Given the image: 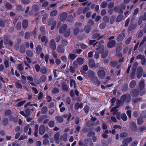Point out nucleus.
<instances>
[{"label":"nucleus","instance_id":"obj_42","mask_svg":"<svg viewBox=\"0 0 146 146\" xmlns=\"http://www.w3.org/2000/svg\"><path fill=\"white\" fill-rule=\"evenodd\" d=\"M20 51L22 53H24L25 51V47L24 45H21L20 46Z\"/></svg>","mask_w":146,"mask_h":146},{"label":"nucleus","instance_id":"obj_41","mask_svg":"<svg viewBox=\"0 0 146 146\" xmlns=\"http://www.w3.org/2000/svg\"><path fill=\"white\" fill-rule=\"evenodd\" d=\"M12 5L9 2H7L5 4V8L8 10H11L12 8Z\"/></svg>","mask_w":146,"mask_h":146},{"label":"nucleus","instance_id":"obj_53","mask_svg":"<svg viewBox=\"0 0 146 146\" xmlns=\"http://www.w3.org/2000/svg\"><path fill=\"white\" fill-rule=\"evenodd\" d=\"M22 79L21 80V82L23 84H25L26 83V78L25 76L24 75L21 76Z\"/></svg>","mask_w":146,"mask_h":146},{"label":"nucleus","instance_id":"obj_2","mask_svg":"<svg viewBox=\"0 0 146 146\" xmlns=\"http://www.w3.org/2000/svg\"><path fill=\"white\" fill-rule=\"evenodd\" d=\"M3 41L5 45L8 44L11 46H12L13 45V42L10 40L8 35L7 34L4 36Z\"/></svg>","mask_w":146,"mask_h":146},{"label":"nucleus","instance_id":"obj_3","mask_svg":"<svg viewBox=\"0 0 146 146\" xmlns=\"http://www.w3.org/2000/svg\"><path fill=\"white\" fill-rule=\"evenodd\" d=\"M98 32L99 30L97 29H95L93 31L92 33V38L93 39L96 38L101 35L100 34L98 33Z\"/></svg>","mask_w":146,"mask_h":146},{"label":"nucleus","instance_id":"obj_51","mask_svg":"<svg viewBox=\"0 0 146 146\" xmlns=\"http://www.w3.org/2000/svg\"><path fill=\"white\" fill-rule=\"evenodd\" d=\"M9 122V120L7 118H4L2 121V123L3 125L5 126H6Z\"/></svg>","mask_w":146,"mask_h":146},{"label":"nucleus","instance_id":"obj_9","mask_svg":"<svg viewBox=\"0 0 146 146\" xmlns=\"http://www.w3.org/2000/svg\"><path fill=\"white\" fill-rule=\"evenodd\" d=\"M137 26V24L133 23L132 21V20H131L130 24L128 28V31H130L133 29H135Z\"/></svg>","mask_w":146,"mask_h":146},{"label":"nucleus","instance_id":"obj_39","mask_svg":"<svg viewBox=\"0 0 146 146\" xmlns=\"http://www.w3.org/2000/svg\"><path fill=\"white\" fill-rule=\"evenodd\" d=\"M101 54H102V58H104L107 56L108 54V51L107 50L104 51Z\"/></svg>","mask_w":146,"mask_h":146},{"label":"nucleus","instance_id":"obj_1","mask_svg":"<svg viewBox=\"0 0 146 146\" xmlns=\"http://www.w3.org/2000/svg\"><path fill=\"white\" fill-rule=\"evenodd\" d=\"M122 102V104H123L125 102L126 103H129L131 100V97L129 94H124L122 95L121 98Z\"/></svg>","mask_w":146,"mask_h":146},{"label":"nucleus","instance_id":"obj_10","mask_svg":"<svg viewBox=\"0 0 146 146\" xmlns=\"http://www.w3.org/2000/svg\"><path fill=\"white\" fill-rule=\"evenodd\" d=\"M143 72V70L142 67H138L137 69L136 75L138 79L140 78L141 77Z\"/></svg>","mask_w":146,"mask_h":146},{"label":"nucleus","instance_id":"obj_14","mask_svg":"<svg viewBox=\"0 0 146 146\" xmlns=\"http://www.w3.org/2000/svg\"><path fill=\"white\" fill-rule=\"evenodd\" d=\"M116 44V42L115 40H111L107 43V46L108 48H111L113 47Z\"/></svg>","mask_w":146,"mask_h":146},{"label":"nucleus","instance_id":"obj_43","mask_svg":"<svg viewBox=\"0 0 146 146\" xmlns=\"http://www.w3.org/2000/svg\"><path fill=\"white\" fill-rule=\"evenodd\" d=\"M48 111V108L46 106H43L41 109V113L43 114H46Z\"/></svg>","mask_w":146,"mask_h":146},{"label":"nucleus","instance_id":"obj_37","mask_svg":"<svg viewBox=\"0 0 146 146\" xmlns=\"http://www.w3.org/2000/svg\"><path fill=\"white\" fill-rule=\"evenodd\" d=\"M137 123L138 125H142L143 123V120L142 118L140 117H138L137 119Z\"/></svg>","mask_w":146,"mask_h":146},{"label":"nucleus","instance_id":"obj_45","mask_svg":"<svg viewBox=\"0 0 146 146\" xmlns=\"http://www.w3.org/2000/svg\"><path fill=\"white\" fill-rule=\"evenodd\" d=\"M121 118L124 121H126L127 119V117L125 114L124 113H122L121 115Z\"/></svg>","mask_w":146,"mask_h":146},{"label":"nucleus","instance_id":"obj_59","mask_svg":"<svg viewBox=\"0 0 146 146\" xmlns=\"http://www.w3.org/2000/svg\"><path fill=\"white\" fill-rule=\"evenodd\" d=\"M62 89L64 91H65L67 92H68V88L67 86L64 84H62Z\"/></svg>","mask_w":146,"mask_h":146},{"label":"nucleus","instance_id":"obj_26","mask_svg":"<svg viewBox=\"0 0 146 146\" xmlns=\"http://www.w3.org/2000/svg\"><path fill=\"white\" fill-rule=\"evenodd\" d=\"M55 119L59 123H62L63 121V117L60 116H56L55 117Z\"/></svg>","mask_w":146,"mask_h":146},{"label":"nucleus","instance_id":"obj_32","mask_svg":"<svg viewBox=\"0 0 146 146\" xmlns=\"http://www.w3.org/2000/svg\"><path fill=\"white\" fill-rule=\"evenodd\" d=\"M64 33V36L66 37H68L70 35V29H68L63 33Z\"/></svg>","mask_w":146,"mask_h":146},{"label":"nucleus","instance_id":"obj_49","mask_svg":"<svg viewBox=\"0 0 146 146\" xmlns=\"http://www.w3.org/2000/svg\"><path fill=\"white\" fill-rule=\"evenodd\" d=\"M117 108L114 107L110 110L111 111H113V115H115L118 112V110L116 109Z\"/></svg>","mask_w":146,"mask_h":146},{"label":"nucleus","instance_id":"obj_30","mask_svg":"<svg viewBox=\"0 0 146 146\" xmlns=\"http://www.w3.org/2000/svg\"><path fill=\"white\" fill-rule=\"evenodd\" d=\"M91 29V26L89 25H87L84 27V31L86 33H89L90 32Z\"/></svg>","mask_w":146,"mask_h":146},{"label":"nucleus","instance_id":"obj_57","mask_svg":"<svg viewBox=\"0 0 146 146\" xmlns=\"http://www.w3.org/2000/svg\"><path fill=\"white\" fill-rule=\"evenodd\" d=\"M128 136V133L126 132L121 133L119 135V136L121 138L125 137Z\"/></svg>","mask_w":146,"mask_h":146},{"label":"nucleus","instance_id":"obj_55","mask_svg":"<svg viewBox=\"0 0 146 146\" xmlns=\"http://www.w3.org/2000/svg\"><path fill=\"white\" fill-rule=\"evenodd\" d=\"M6 26V23L5 21L3 20H0V27L4 28Z\"/></svg>","mask_w":146,"mask_h":146},{"label":"nucleus","instance_id":"obj_47","mask_svg":"<svg viewBox=\"0 0 146 146\" xmlns=\"http://www.w3.org/2000/svg\"><path fill=\"white\" fill-rule=\"evenodd\" d=\"M58 13V11L56 10H54L52 11L50 14L51 16L53 17L56 16Z\"/></svg>","mask_w":146,"mask_h":146},{"label":"nucleus","instance_id":"obj_18","mask_svg":"<svg viewBox=\"0 0 146 146\" xmlns=\"http://www.w3.org/2000/svg\"><path fill=\"white\" fill-rule=\"evenodd\" d=\"M67 25L66 24H64L62 25L59 29V32L61 34L65 32L67 29Z\"/></svg>","mask_w":146,"mask_h":146},{"label":"nucleus","instance_id":"obj_33","mask_svg":"<svg viewBox=\"0 0 146 146\" xmlns=\"http://www.w3.org/2000/svg\"><path fill=\"white\" fill-rule=\"evenodd\" d=\"M139 89H144L145 87L144 81L143 80L141 81L139 83Z\"/></svg>","mask_w":146,"mask_h":146},{"label":"nucleus","instance_id":"obj_44","mask_svg":"<svg viewBox=\"0 0 146 146\" xmlns=\"http://www.w3.org/2000/svg\"><path fill=\"white\" fill-rule=\"evenodd\" d=\"M42 50V48L40 45H38L36 48V52L37 54H39L40 53Z\"/></svg>","mask_w":146,"mask_h":146},{"label":"nucleus","instance_id":"obj_34","mask_svg":"<svg viewBox=\"0 0 146 146\" xmlns=\"http://www.w3.org/2000/svg\"><path fill=\"white\" fill-rule=\"evenodd\" d=\"M136 82L135 80H133L131 81L129 84V86L131 88H134L136 85Z\"/></svg>","mask_w":146,"mask_h":146},{"label":"nucleus","instance_id":"obj_4","mask_svg":"<svg viewBox=\"0 0 146 146\" xmlns=\"http://www.w3.org/2000/svg\"><path fill=\"white\" fill-rule=\"evenodd\" d=\"M98 77L101 79H103L106 76V72L103 70H99L97 72Z\"/></svg>","mask_w":146,"mask_h":146},{"label":"nucleus","instance_id":"obj_21","mask_svg":"<svg viewBox=\"0 0 146 146\" xmlns=\"http://www.w3.org/2000/svg\"><path fill=\"white\" fill-rule=\"evenodd\" d=\"M88 77L89 78L92 79L95 76V73L92 70H90L88 71L87 72Z\"/></svg>","mask_w":146,"mask_h":146},{"label":"nucleus","instance_id":"obj_8","mask_svg":"<svg viewBox=\"0 0 146 146\" xmlns=\"http://www.w3.org/2000/svg\"><path fill=\"white\" fill-rule=\"evenodd\" d=\"M56 23V21L53 19H51L49 20L48 22V25L51 26V29L53 30L55 27Z\"/></svg>","mask_w":146,"mask_h":146},{"label":"nucleus","instance_id":"obj_56","mask_svg":"<svg viewBox=\"0 0 146 146\" xmlns=\"http://www.w3.org/2000/svg\"><path fill=\"white\" fill-rule=\"evenodd\" d=\"M25 112L26 115V117H28L30 115L31 111L29 109H26L25 110Z\"/></svg>","mask_w":146,"mask_h":146},{"label":"nucleus","instance_id":"obj_16","mask_svg":"<svg viewBox=\"0 0 146 146\" xmlns=\"http://www.w3.org/2000/svg\"><path fill=\"white\" fill-rule=\"evenodd\" d=\"M92 82L94 84L99 85L100 84V82L98 81V78L97 76H95L91 79Z\"/></svg>","mask_w":146,"mask_h":146},{"label":"nucleus","instance_id":"obj_50","mask_svg":"<svg viewBox=\"0 0 146 146\" xmlns=\"http://www.w3.org/2000/svg\"><path fill=\"white\" fill-rule=\"evenodd\" d=\"M123 17V16L121 14H120L118 15L116 19V21L117 22H119L121 20H122Z\"/></svg>","mask_w":146,"mask_h":146},{"label":"nucleus","instance_id":"obj_7","mask_svg":"<svg viewBox=\"0 0 146 146\" xmlns=\"http://www.w3.org/2000/svg\"><path fill=\"white\" fill-rule=\"evenodd\" d=\"M129 127L132 131H137V128L135 123L133 121L131 122L129 124Z\"/></svg>","mask_w":146,"mask_h":146},{"label":"nucleus","instance_id":"obj_20","mask_svg":"<svg viewBox=\"0 0 146 146\" xmlns=\"http://www.w3.org/2000/svg\"><path fill=\"white\" fill-rule=\"evenodd\" d=\"M88 64L90 67L91 68H94L96 66L94 61L92 58H91L89 60Z\"/></svg>","mask_w":146,"mask_h":146},{"label":"nucleus","instance_id":"obj_13","mask_svg":"<svg viewBox=\"0 0 146 146\" xmlns=\"http://www.w3.org/2000/svg\"><path fill=\"white\" fill-rule=\"evenodd\" d=\"M123 31H122L121 33L117 37V41H121L125 37V34L123 33Z\"/></svg>","mask_w":146,"mask_h":146},{"label":"nucleus","instance_id":"obj_48","mask_svg":"<svg viewBox=\"0 0 146 146\" xmlns=\"http://www.w3.org/2000/svg\"><path fill=\"white\" fill-rule=\"evenodd\" d=\"M74 20V18L72 15H68L67 17V21L69 23H72Z\"/></svg>","mask_w":146,"mask_h":146},{"label":"nucleus","instance_id":"obj_19","mask_svg":"<svg viewBox=\"0 0 146 146\" xmlns=\"http://www.w3.org/2000/svg\"><path fill=\"white\" fill-rule=\"evenodd\" d=\"M45 131V128L44 125H40L39 129V133L41 135H43Z\"/></svg>","mask_w":146,"mask_h":146},{"label":"nucleus","instance_id":"obj_62","mask_svg":"<svg viewBox=\"0 0 146 146\" xmlns=\"http://www.w3.org/2000/svg\"><path fill=\"white\" fill-rule=\"evenodd\" d=\"M108 3L106 1H103L101 3V7L102 8H104L106 7L108 5Z\"/></svg>","mask_w":146,"mask_h":146},{"label":"nucleus","instance_id":"obj_61","mask_svg":"<svg viewBox=\"0 0 146 146\" xmlns=\"http://www.w3.org/2000/svg\"><path fill=\"white\" fill-rule=\"evenodd\" d=\"M145 58V57L144 55H143L141 54H139L136 57V58L137 60L139 59L142 60L143 58Z\"/></svg>","mask_w":146,"mask_h":146},{"label":"nucleus","instance_id":"obj_35","mask_svg":"<svg viewBox=\"0 0 146 146\" xmlns=\"http://www.w3.org/2000/svg\"><path fill=\"white\" fill-rule=\"evenodd\" d=\"M104 46L103 45H100L98 48H97V50L98 51L100 54L102 53V52L104 51Z\"/></svg>","mask_w":146,"mask_h":146},{"label":"nucleus","instance_id":"obj_23","mask_svg":"<svg viewBox=\"0 0 146 146\" xmlns=\"http://www.w3.org/2000/svg\"><path fill=\"white\" fill-rule=\"evenodd\" d=\"M32 10L34 12H37L40 10V8L38 5L36 4L33 5L32 6Z\"/></svg>","mask_w":146,"mask_h":146},{"label":"nucleus","instance_id":"obj_15","mask_svg":"<svg viewBox=\"0 0 146 146\" xmlns=\"http://www.w3.org/2000/svg\"><path fill=\"white\" fill-rule=\"evenodd\" d=\"M60 136V134L59 132H57L56 133L54 137V138L55 141V142L57 144H58L60 143V139L59 137Z\"/></svg>","mask_w":146,"mask_h":146},{"label":"nucleus","instance_id":"obj_11","mask_svg":"<svg viewBox=\"0 0 146 146\" xmlns=\"http://www.w3.org/2000/svg\"><path fill=\"white\" fill-rule=\"evenodd\" d=\"M49 44L50 48L52 50H54L56 49V43L54 39H52L50 41Z\"/></svg>","mask_w":146,"mask_h":146},{"label":"nucleus","instance_id":"obj_22","mask_svg":"<svg viewBox=\"0 0 146 146\" xmlns=\"http://www.w3.org/2000/svg\"><path fill=\"white\" fill-rule=\"evenodd\" d=\"M22 26L24 29H26L28 26V21L27 19H25L23 20L22 23Z\"/></svg>","mask_w":146,"mask_h":146},{"label":"nucleus","instance_id":"obj_24","mask_svg":"<svg viewBox=\"0 0 146 146\" xmlns=\"http://www.w3.org/2000/svg\"><path fill=\"white\" fill-rule=\"evenodd\" d=\"M58 51L60 53H63L64 52V48L61 45H59L57 47Z\"/></svg>","mask_w":146,"mask_h":146},{"label":"nucleus","instance_id":"obj_28","mask_svg":"<svg viewBox=\"0 0 146 146\" xmlns=\"http://www.w3.org/2000/svg\"><path fill=\"white\" fill-rule=\"evenodd\" d=\"M83 106L82 103L80 104L78 102L76 103L74 105V108L76 110H78L79 108H82Z\"/></svg>","mask_w":146,"mask_h":146},{"label":"nucleus","instance_id":"obj_58","mask_svg":"<svg viewBox=\"0 0 146 146\" xmlns=\"http://www.w3.org/2000/svg\"><path fill=\"white\" fill-rule=\"evenodd\" d=\"M31 36V34L29 32H27L25 33V39H29Z\"/></svg>","mask_w":146,"mask_h":146},{"label":"nucleus","instance_id":"obj_5","mask_svg":"<svg viewBox=\"0 0 146 146\" xmlns=\"http://www.w3.org/2000/svg\"><path fill=\"white\" fill-rule=\"evenodd\" d=\"M88 142L89 146H94V144L91 139L85 138L84 141V144L85 145L87 146Z\"/></svg>","mask_w":146,"mask_h":146},{"label":"nucleus","instance_id":"obj_40","mask_svg":"<svg viewBox=\"0 0 146 146\" xmlns=\"http://www.w3.org/2000/svg\"><path fill=\"white\" fill-rule=\"evenodd\" d=\"M12 113V111L11 110H6L5 112L4 115L6 116L10 115Z\"/></svg>","mask_w":146,"mask_h":146},{"label":"nucleus","instance_id":"obj_27","mask_svg":"<svg viewBox=\"0 0 146 146\" xmlns=\"http://www.w3.org/2000/svg\"><path fill=\"white\" fill-rule=\"evenodd\" d=\"M16 9L18 11L23 12L25 10V9L23 7L22 5H20L16 6Z\"/></svg>","mask_w":146,"mask_h":146},{"label":"nucleus","instance_id":"obj_17","mask_svg":"<svg viewBox=\"0 0 146 146\" xmlns=\"http://www.w3.org/2000/svg\"><path fill=\"white\" fill-rule=\"evenodd\" d=\"M113 10L115 13L118 12L119 14H122L123 13L122 9L119 6L115 7L113 8Z\"/></svg>","mask_w":146,"mask_h":146},{"label":"nucleus","instance_id":"obj_25","mask_svg":"<svg viewBox=\"0 0 146 146\" xmlns=\"http://www.w3.org/2000/svg\"><path fill=\"white\" fill-rule=\"evenodd\" d=\"M67 13L65 12H63L60 15V19L61 21H64L66 19L67 17Z\"/></svg>","mask_w":146,"mask_h":146},{"label":"nucleus","instance_id":"obj_54","mask_svg":"<svg viewBox=\"0 0 146 146\" xmlns=\"http://www.w3.org/2000/svg\"><path fill=\"white\" fill-rule=\"evenodd\" d=\"M26 54L28 56L30 57H33V53L31 50H27Z\"/></svg>","mask_w":146,"mask_h":146},{"label":"nucleus","instance_id":"obj_36","mask_svg":"<svg viewBox=\"0 0 146 146\" xmlns=\"http://www.w3.org/2000/svg\"><path fill=\"white\" fill-rule=\"evenodd\" d=\"M61 139H62L63 141L65 142L67 141V134L66 133H64L63 134V135H62L60 136V140Z\"/></svg>","mask_w":146,"mask_h":146},{"label":"nucleus","instance_id":"obj_38","mask_svg":"<svg viewBox=\"0 0 146 146\" xmlns=\"http://www.w3.org/2000/svg\"><path fill=\"white\" fill-rule=\"evenodd\" d=\"M128 85L126 83L123 84L121 87V90L123 91H126L127 90Z\"/></svg>","mask_w":146,"mask_h":146},{"label":"nucleus","instance_id":"obj_31","mask_svg":"<svg viewBox=\"0 0 146 146\" xmlns=\"http://www.w3.org/2000/svg\"><path fill=\"white\" fill-rule=\"evenodd\" d=\"M10 121H13L14 122H17L18 121V118L17 117H14L13 115L10 116L9 118Z\"/></svg>","mask_w":146,"mask_h":146},{"label":"nucleus","instance_id":"obj_6","mask_svg":"<svg viewBox=\"0 0 146 146\" xmlns=\"http://www.w3.org/2000/svg\"><path fill=\"white\" fill-rule=\"evenodd\" d=\"M130 93L132 97H136L139 94V92L137 89H134L130 91Z\"/></svg>","mask_w":146,"mask_h":146},{"label":"nucleus","instance_id":"obj_12","mask_svg":"<svg viewBox=\"0 0 146 146\" xmlns=\"http://www.w3.org/2000/svg\"><path fill=\"white\" fill-rule=\"evenodd\" d=\"M132 140V138L131 137H128L123 139L122 141V143L126 146L128 145V143L131 142Z\"/></svg>","mask_w":146,"mask_h":146},{"label":"nucleus","instance_id":"obj_46","mask_svg":"<svg viewBox=\"0 0 146 146\" xmlns=\"http://www.w3.org/2000/svg\"><path fill=\"white\" fill-rule=\"evenodd\" d=\"M142 101V98H138L136 99H132V101L134 103H136L138 102H140Z\"/></svg>","mask_w":146,"mask_h":146},{"label":"nucleus","instance_id":"obj_60","mask_svg":"<svg viewBox=\"0 0 146 146\" xmlns=\"http://www.w3.org/2000/svg\"><path fill=\"white\" fill-rule=\"evenodd\" d=\"M95 134H96L94 132L92 131H90L88 132L87 134V136L88 137H92L95 135Z\"/></svg>","mask_w":146,"mask_h":146},{"label":"nucleus","instance_id":"obj_29","mask_svg":"<svg viewBox=\"0 0 146 146\" xmlns=\"http://www.w3.org/2000/svg\"><path fill=\"white\" fill-rule=\"evenodd\" d=\"M77 62L79 65H82L84 62V59L83 58L79 57L77 59Z\"/></svg>","mask_w":146,"mask_h":146},{"label":"nucleus","instance_id":"obj_63","mask_svg":"<svg viewBox=\"0 0 146 146\" xmlns=\"http://www.w3.org/2000/svg\"><path fill=\"white\" fill-rule=\"evenodd\" d=\"M110 64L111 67H114L116 66L117 62L116 61H112L111 62Z\"/></svg>","mask_w":146,"mask_h":146},{"label":"nucleus","instance_id":"obj_64","mask_svg":"<svg viewBox=\"0 0 146 146\" xmlns=\"http://www.w3.org/2000/svg\"><path fill=\"white\" fill-rule=\"evenodd\" d=\"M141 116L142 118H146V110H145L143 111L142 112L141 114Z\"/></svg>","mask_w":146,"mask_h":146},{"label":"nucleus","instance_id":"obj_52","mask_svg":"<svg viewBox=\"0 0 146 146\" xmlns=\"http://www.w3.org/2000/svg\"><path fill=\"white\" fill-rule=\"evenodd\" d=\"M103 21L106 23H108L109 21V17L107 16H104L103 18Z\"/></svg>","mask_w":146,"mask_h":146}]
</instances>
